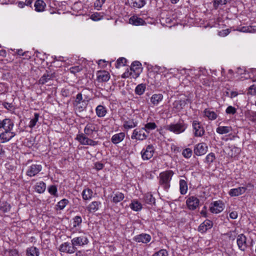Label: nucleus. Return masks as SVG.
I'll return each mask as SVG.
<instances>
[{
	"label": "nucleus",
	"mask_w": 256,
	"mask_h": 256,
	"mask_svg": "<svg viewBox=\"0 0 256 256\" xmlns=\"http://www.w3.org/2000/svg\"><path fill=\"white\" fill-rule=\"evenodd\" d=\"M174 174L172 170H168L160 172L158 177L160 186L166 192H168L170 187V181Z\"/></svg>",
	"instance_id": "1"
},
{
	"label": "nucleus",
	"mask_w": 256,
	"mask_h": 256,
	"mask_svg": "<svg viewBox=\"0 0 256 256\" xmlns=\"http://www.w3.org/2000/svg\"><path fill=\"white\" fill-rule=\"evenodd\" d=\"M186 128L187 124L182 120H180L176 124H171L166 127L167 130L176 134L184 132Z\"/></svg>",
	"instance_id": "2"
},
{
	"label": "nucleus",
	"mask_w": 256,
	"mask_h": 256,
	"mask_svg": "<svg viewBox=\"0 0 256 256\" xmlns=\"http://www.w3.org/2000/svg\"><path fill=\"white\" fill-rule=\"evenodd\" d=\"M148 136V132L145 130L144 128L134 129L131 136L132 140H143Z\"/></svg>",
	"instance_id": "3"
},
{
	"label": "nucleus",
	"mask_w": 256,
	"mask_h": 256,
	"mask_svg": "<svg viewBox=\"0 0 256 256\" xmlns=\"http://www.w3.org/2000/svg\"><path fill=\"white\" fill-rule=\"evenodd\" d=\"M83 133L77 134L76 139L82 145H88L90 146H94L98 144V142H96L92 140V138H88Z\"/></svg>",
	"instance_id": "4"
},
{
	"label": "nucleus",
	"mask_w": 256,
	"mask_h": 256,
	"mask_svg": "<svg viewBox=\"0 0 256 256\" xmlns=\"http://www.w3.org/2000/svg\"><path fill=\"white\" fill-rule=\"evenodd\" d=\"M98 132V125L92 122L87 124L84 128V134L86 136H89L90 138H94V133H96Z\"/></svg>",
	"instance_id": "5"
},
{
	"label": "nucleus",
	"mask_w": 256,
	"mask_h": 256,
	"mask_svg": "<svg viewBox=\"0 0 256 256\" xmlns=\"http://www.w3.org/2000/svg\"><path fill=\"white\" fill-rule=\"evenodd\" d=\"M224 204L222 200H219L210 203V210L213 214H217L222 212L224 210Z\"/></svg>",
	"instance_id": "6"
},
{
	"label": "nucleus",
	"mask_w": 256,
	"mask_h": 256,
	"mask_svg": "<svg viewBox=\"0 0 256 256\" xmlns=\"http://www.w3.org/2000/svg\"><path fill=\"white\" fill-rule=\"evenodd\" d=\"M155 149L152 144H148L146 148H143L141 152L142 158L143 160H148L151 158L154 152Z\"/></svg>",
	"instance_id": "7"
},
{
	"label": "nucleus",
	"mask_w": 256,
	"mask_h": 256,
	"mask_svg": "<svg viewBox=\"0 0 256 256\" xmlns=\"http://www.w3.org/2000/svg\"><path fill=\"white\" fill-rule=\"evenodd\" d=\"M72 245L76 246H84L88 244L89 242L85 234L80 235L78 236L73 238L72 240Z\"/></svg>",
	"instance_id": "8"
},
{
	"label": "nucleus",
	"mask_w": 256,
	"mask_h": 256,
	"mask_svg": "<svg viewBox=\"0 0 256 256\" xmlns=\"http://www.w3.org/2000/svg\"><path fill=\"white\" fill-rule=\"evenodd\" d=\"M42 170V166L40 164H32L28 168L26 175L30 177L34 176Z\"/></svg>",
	"instance_id": "9"
},
{
	"label": "nucleus",
	"mask_w": 256,
	"mask_h": 256,
	"mask_svg": "<svg viewBox=\"0 0 256 256\" xmlns=\"http://www.w3.org/2000/svg\"><path fill=\"white\" fill-rule=\"evenodd\" d=\"M208 150V147L206 143L201 142L196 144L194 146V154L198 156H203L206 154Z\"/></svg>",
	"instance_id": "10"
},
{
	"label": "nucleus",
	"mask_w": 256,
	"mask_h": 256,
	"mask_svg": "<svg viewBox=\"0 0 256 256\" xmlns=\"http://www.w3.org/2000/svg\"><path fill=\"white\" fill-rule=\"evenodd\" d=\"M130 70L132 72V78H136L142 72V64L138 61H134L132 64Z\"/></svg>",
	"instance_id": "11"
},
{
	"label": "nucleus",
	"mask_w": 256,
	"mask_h": 256,
	"mask_svg": "<svg viewBox=\"0 0 256 256\" xmlns=\"http://www.w3.org/2000/svg\"><path fill=\"white\" fill-rule=\"evenodd\" d=\"M192 126L195 136L201 137L204 134V130L200 123L197 120H194Z\"/></svg>",
	"instance_id": "12"
},
{
	"label": "nucleus",
	"mask_w": 256,
	"mask_h": 256,
	"mask_svg": "<svg viewBox=\"0 0 256 256\" xmlns=\"http://www.w3.org/2000/svg\"><path fill=\"white\" fill-rule=\"evenodd\" d=\"M186 204L188 209L193 210L198 206L200 200L194 196H190L186 200Z\"/></svg>",
	"instance_id": "13"
},
{
	"label": "nucleus",
	"mask_w": 256,
	"mask_h": 256,
	"mask_svg": "<svg viewBox=\"0 0 256 256\" xmlns=\"http://www.w3.org/2000/svg\"><path fill=\"white\" fill-rule=\"evenodd\" d=\"M246 240V237L242 234H238L236 238L237 245L242 251H245L248 246Z\"/></svg>",
	"instance_id": "14"
},
{
	"label": "nucleus",
	"mask_w": 256,
	"mask_h": 256,
	"mask_svg": "<svg viewBox=\"0 0 256 256\" xmlns=\"http://www.w3.org/2000/svg\"><path fill=\"white\" fill-rule=\"evenodd\" d=\"M76 250V248L74 246H71L68 242H66L61 244L59 247V250L62 252H66L69 254H74Z\"/></svg>",
	"instance_id": "15"
},
{
	"label": "nucleus",
	"mask_w": 256,
	"mask_h": 256,
	"mask_svg": "<svg viewBox=\"0 0 256 256\" xmlns=\"http://www.w3.org/2000/svg\"><path fill=\"white\" fill-rule=\"evenodd\" d=\"M152 239L151 236L147 234L142 233L141 234L136 236L133 240L137 242H142L143 244H147Z\"/></svg>",
	"instance_id": "16"
},
{
	"label": "nucleus",
	"mask_w": 256,
	"mask_h": 256,
	"mask_svg": "<svg viewBox=\"0 0 256 256\" xmlns=\"http://www.w3.org/2000/svg\"><path fill=\"white\" fill-rule=\"evenodd\" d=\"M16 136V134L11 131L4 130L0 134V142L4 143L9 141Z\"/></svg>",
	"instance_id": "17"
},
{
	"label": "nucleus",
	"mask_w": 256,
	"mask_h": 256,
	"mask_svg": "<svg viewBox=\"0 0 256 256\" xmlns=\"http://www.w3.org/2000/svg\"><path fill=\"white\" fill-rule=\"evenodd\" d=\"M213 226V222L210 220H206L202 223L198 228V232L204 233L210 229Z\"/></svg>",
	"instance_id": "18"
},
{
	"label": "nucleus",
	"mask_w": 256,
	"mask_h": 256,
	"mask_svg": "<svg viewBox=\"0 0 256 256\" xmlns=\"http://www.w3.org/2000/svg\"><path fill=\"white\" fill-rule=\"evenodd\" d=\"M188 100V99L175 100L172 104L173 108L176 112H180L182 109L184 108L186 104H187L186 102Z\"/></svg>",
	"instance_id": "19"
},
{
	"label": "nucleus",
	"mask_w": 256,
	"mask_h": 256,
	"mask_svg": "<svg viewBox=\"0 0 256 256\" xmlns=\"http://www.w3.org/2000/svg\"><path fill=\"white\" fill-rule=\"evenodd\" d=\"M246 190V188L244 186L232 188L229 191L228 194L230 196H238L244 194Z\"/></svg>",
	"instance_id": "20"
},
{
	"label": "nucleus",
	"mask_w": 256,
	"mask_h": 256,
	"mask_svg": "<svg viewBox=\"0 0 256 256\" xmlns=\"http://www.w3.org/2000/svg\"><path fill=\"white\" fill-rule=\"evenodd\" d=\"M129 23L136 26H142L146 23L142 18H138L136 16H133L129 19Z\"/></svg>",
	"instance_id": "21"
},
{
	"label": "nucleus",
	"mask_w": 256,
	"mask_h": 256,
	"mask_svg": "<svg viewBox=\"0 0 256 256\" xmlns=\"http://www.w3.org/2000/svg\"><path fill=\"white\" fill-rule=\"evenodd\" d=\"M97 78L100 82H106L109 80L110 75L108 72L100 71L98 72Z\"/></svg>",
	"instance_id": "22"
},
{
	"label": "nucleus",
	"mask_w": 256,
	"mask_h": 256,
	"mask_svg": "<svg viewBox=\"0 0 256 256\" xmlns=\"http://www.w3.org/2000/svg\"><path fill=\"white\" fill-rule=\"evenodd\" d=\"M125 136V134L123 132L115 134L112 136L111 141L114 144H116L124 140Z\"/></svg>",
	"instance_id": "23"
},
{
	"label": "nucleus",
	"mask_w": 256,
	"mask_h": 256,
	"mask_svg": "<svg viewBox=\"0 0 256 256\" xmlns=\"http://www.w3.org/2000/svg\"><path fill=\"white\" fill-rule=\"evenodd\" d=\"M163 95L161 94H154L150 98V102L154 106H157L162 101Z\"/></svg>",
	"instance_id": "24"
},
{
	"label": "nucleus",
	"mask_w": 256,
	"mask_h": 256,
	"mask_svg": "<svg viewBox=\"0 0 256 256\" xmlns=\"http://www.w3.org/2000/svg\"><path fill=\"white\" fill-rule=\"evenodd\" d=\"M100 204V202H92L88 206L87 210L90 212H94L98 210L99 206Z\"/></svg>",
	"instance_id": "25"
},
{
	"label": "nucleus",
	"mask_w": 256,
	"mask_h": 256,
	"mask_svg": "<svg viewBox=\"0 0 256 256\" xmlns=\"http://www.w3.org/2000/svg\"><path fill=\"white\" fill-rule=\"evenodd\" d=\"M96 112L98 117L102 118L106 116L107 113V110L106 108L104 106L98 105L96 108Z\"/></svg>",
	"instance_id": "26"
},
{
	"label": "nucleus",
	"mask_w": 256,
	"mask_h": 256,
	"mask_svg": "<svg viewBox=\"0 0 256 256\" xmlns=\"http://www.w3.org/2000/svg\"><path fill=\"white\" fill-rule=\"evenodd\" d=\"M52 74H50L48 72H46L40 78L38 83L39 84L43 85L48 82L50 80H52Z\"/></svg>",
	"instance_id": "27"
},
{
	"label": "nucleus",
	"mask_w": 256,
	"mask_h": 256,
	"mask_svg": "<svg viewBox=\"0 0 256 256\" xmlns=\"http://www.w3.org/2000/svg\"><path fill=\"white\" fill-rule=\"evenodd\" d=\"M137 124L138 122H134L132 119H130L124 121L123 126L125 130H129L136 127Z\"/></svg>",
	"instance_id": "28"
},
{
	"label": "nucleus",
	"mask_w": 256,
	"mask_h": 256,
	"mask_svg": "<svg viewBox=\"0 0 256 256\" xmlns=\"http://www.w3.org/2000/svg\"><path fill=\"white\" fill-rule=\"evenodd\" d=\"M46 6V4L43 0H36L34 3L35 10L38 12L44 11Z\"/></svg>",
	"instance_id": "29"
},
{
	"label": "nucleus",
	"mask_w": 256,
	"mask_h": 256,
	"mask_svg": "<svg viewBox=\"0 0 256 256\" xmlns=\"http://www.w3.org/2000/svg\"><path fill=\"white\" fill-rule=\"evenodd\" d=\"M14 124L13 121L10 118H5L4 120V130L11 131L14 127Z\"/></svg>",
	"instance_id": "30"
},
{
	"label": "nucleus",
	"mask_w": 256,
	"mask_h": 256,
	"mask_svg": "<svg viewBox=\"0 0 256 256\" xmlns=\"http://www.w3.org/2000/svg\"><path fill=\"white\" fill-rule=\"evenodd\" d=\"M130 207L132 210L134 211H140L142 209V204L136 200H134L132 201L131 204H130Z\"/></svg>",
	"instance_id": "31"
},
{
	"label": "nucleus",
	"mask_w": 256,
	"mask_h": 256,
	"mask_svg": "<svg viewBox=\"0 0 256 256\" xmlns=\"http://www.w3.org/2000/svg\"><path fill=\"white\" fill-rule=\"evenodd\" d=\"M231 126H219L216 129V132L220 134H228L232 131Z\"/></svg>",
	"instance_id": "32"
},
{
	"label": "nucleus",
	"mask_w": 256,
	"mask_h": 256,
	"mask_svg": "<svg viewBox=\"0 0 256 256\" xmlns=\"http://www.w3.org/2000/svg\"><path fill=\"white\" fill-rule=\"evenodd\" d=\"M93 192L92 190L89 188H86L83 190L82 192V198L84 200H90L92 197Z\"/></svg>",
	"instance_id": "33"
},
{
	"label": "nucleus",
	"mask_w": 256,
	"mask_h": 256,
	"mask_svg": "<svg viewBox=\"0 0 256 256\" xmlns=\"http://www.w3.org/2000/svg\"><path fill=\"white\" fill-rule=\"evenodd\" d=\"M204 112V116L207 117L208 120H216L218 117V115L214 112L210 111L208 108L205 109Z\"/></svg>",
	"instance_id": "34"
},
{
	"label": "nucleus",
	"mask_w": 256,
	"mask_h": 256,
	"mask_svg": "<svg viewBox=\"0 0 256 256\" xmlns=\"http://www.w3.org/2000/svg\"><path fill=\"white\" fill-rule=\"evenodd\" d=\"M46 188V184L43 182H40L36 184L35 185V190L36 191L39 193L42 194L44 192Z\"/></svg>",
	"instance_id": "35"
},
{
	"label": "nucleus",
	"mask_w": 256,
	"mask_h": 256,
	"mask_svg": "<svg viewBox=\"0 0 256 256\" xmlns=\"http://www.w3.org/2000/svg\"><path fill=\"white\" fill-rule=\"evenodd\" d=\"M180 191L182 195L185 194L188 192V184L184 180H180Z\"/></svg>",
	"instance_id": "36"
},
{
	"label": "nucleus",
	"mask_w": 256,
	"mask_h": 256,
	"mask_svg": "<svg viewBox=\"0 0 256 256\" xmlns=\"http://www.w3.org/2000/svg\"><path fill=\"white\" fill-rule=\"evenodd\" d=\"M39 250L36 247L32 246L26 250L27 256H38Z\"/></svg>",
	"instance_id": "37"
},
{
	"label": "nucleus",
	"mask_w": 256,
	"mask_h": 256,
	"mask_svg": "<svg viewBox=\"0 0 256 256\" xmlns=\"http://www.w3.org/2000/svg\"><path fill=\"white\" fill-rule=\"evenodd\" d=\"M144 202L149 204H154L156 202V199L153 196L152 194L150 193H147L145 194L144 196Z\"/></svg>",
	"instance_id": "38"
},
{
	"label": "nucleus",
	"mask_w": 256,
	"mask_h": 256,
	"mask_svg": "<svg viewBox=\"0 0 256 256\" xmlns=\"http://www.w3.org/2000/svg\"><path fill=\"white\" fill-rule=\"evenodd\" d=\"M124 194L122 192H117L112 197V202L114 203H118L124 200Z\"/></svg>",
	"instance_id": "39"
},
{
	"label": "nucleus",
	"mask_w": 256,
	"mask_h": 256,
	"mask_svg": "<svg viewBox=\"0 0 256 256\" xmlns=\"http://www.w3.org/2000/svg\"><path fill=\"white\" fill-rule=\"evenodd\" d=\"M75 112H81L84 110L86 108V104L85 101L81 103L73 105Z\"/></svg>",
	"instance_id": "40"
},
{
	"label": "nucleus",
	"mask_w": 256,
	"mask_h": 256,
	"mask_svg": "<svg viewBox=\"0 0 256 256\" xmlns=\"http://www.w3.org/2000/svg\"><path fill=\"white\" fill-rule=\"evenodd\" d=\"M145 4V0H132V6L134 8H141Z\"/></svg>",
	"instance_id": "41"
},
{
	"label": "nucleus",
	"mask_w": 256,
	"mask_h": 256,
	"mask_svg": "<svg viewBox=\"0 0 256 256\" xmlns=\"http://www.w3.org/2000/svg\"><path fill=\"white\" fill-rule=\"evenodd\" d=\"M68 203L69 201L66 198H64L62 200L56 204V210H63Z\"/></svg>",
	"instance_id": "42"
},
{
	"label": "nucleus",
	"mask_w": 256,
	"mask_h": 256,
	"mask_svg": "<svg viewBox=\"0 0 256 256\" xmlns=\"http://www.w3.org/2000/svg\"><path fill=\"white\" fill-rule=\"evenodd\" d=\"M146 90V86L144 84H138L135 89V92L136 94L142 95L144 94Z\"/></svg>",
	"instance_id": "43"
},
{
	"label": "nucleus",
	"mask_w": 256,
	"mask_h": 256,
	"mask_svg": "<svg viewBox=\"0 0 256 256\" xmlns=\"http://www.w3.org/2000/svg\"><path fill=\"white\" fill-rule=\"evenodd\" d=\"M215 160V154L213 152H210L206 156L204 160V162L208 164V165H210L212 163L214 162V161Z\"/></svg>",
	"instance_id": "44"
},
{
	"label": "nucleus",
	"mask_w": 256,
	"mask_h": 256,
	"mask_svg": "<svg viewBox=\"0 0 256 256\" xmlns=\"http://www.w3.org/2000/svg\"><path fill=\"white\" fill-rule=\"evenodd\" d=\"M156 127L157 126L154 122H150L146 123L144 125V128L146 131L149 133L150 130H154L155 128H156Z\"/></svg>",
	"instance_id": "45"
},
{
	"label": "nucleus",
	"mask_w": 256,
	"mask_h": 256,
	"mask_svg": "<svg viewBox=\"0 0 256 256\" xmlns=\"http://www.w3.org/2000/svg\"><path fill=\"white\" fill-rule=\"evenodd\" d=\"M40 118V114L38 113L34 114V118L30 120L29 126L30 128H34L36 124Z\"/></svg>",
	"instance_id": "46"
},
{
	"label": "nucleus",
	"mask_w": 256,
	"mask_h": 256,
	"mask_svg": "<svg viewBox=\"0 0 256 256\" xmlns=\"http://www.w3.org/2000/svg\"><path fill=\"white\" fill-rule=\"evenodd\" d=\"M230 0H214V6L216 9L219 6L226 4Z\"/></svg>",
	"instance_id": "47"
},
{
	"label": "nucleus",
	"mask_w": 256,
	"mask_h": 256,
	"mask_svg": "<svg viewBox=\"0 0 256 256\" xmlns=\"http://www.w3.org/2000/svg\"><path fill=\"white\" fill-rule=\"evenodd\" d=\"M11 206L8 203L5 202H3L0 206V210L3 212H7L10 210Z\"/></svg>",
	"instance_id": "48"
},
{
	"label": "nucleus",
	"mask_w": 256,
	"mask_h": 256,
	"mask_svg": "<svg viewBox=\"0 0 256 256\" xmlns=\"http://www.w3.org/2000/svg\"><path fill=\"white\" fill-rule=\"evenodd\" d=\"M48 192L54 196H58L57 188L55 185H51L48 188Z\"/></svg>",
	"instance_id": "49"
},
{
	"label": "nucleus",
	"mask_w": 256,
	"mask_h": 256,
	"mask_svg": "<svg viewBox=\"0 0 256 256\" xmlns=\"http://www.w3.org/2000/svg\"><path fill=\"white\" fill-rule=\"evenodd\" d=\"M127 60L124 58H120L116 61V67L118 68L121 66H124Z\"/></svg>",
	"instance_id": "50"
},
{
	"label": "nucleus",
	"mask_w": 256,
	"mask_h": 256,
	"mask_svg": "<svg viewBox=\"0 0 256 256\" xmlns=\"http://www.w3.org/2000/svg\"><path fill=\"white\" fill-rule=\"evenodd\" d=\"M192 154V150L190 148L184 149L182 152V154L185 158H190Z\"/></svg>",
	"instance_id": "51"
},
{
	"label": "nucleus",
	"mask_w": 256,
	"mask_h": 256,
	"mask_svg": "<svg viewBox=\"0 0 256 256\" xmlns=\"http://www.w3.org/2000/svg\"><path fill=\"white\" fill-rule=\"evenodd\" d=\"M168 252L165 249H161L155 252L152 256H168Z\"/></svg>",
	"instance_id": "52"
},
{
	"label": "nucleus",
	"mask_w": 256,
	"mask_h": 256,
	"mask_svg": "<svg viewBox=\"0 0 256 256\" xmlns=\"http://www.w3.org/2000/svg\"><path fill=\"white\" fill-rule=\"evenodd\" d=\"M74 220V228H76L79 226L82 222V219L80 216H76L73 218Z\"/></svg>",
	"instance_id": "53"
},
{
	"label": "nucleus",
	"mask_w": 256,
	"mask_h": 256,
	"mask_svg": "<svg viewBox=\"0 0 256 256\" xmlns=\"http://www.w3.org/2000/svg\"><path fill=\"white\" fill-rule=\"evenodd\" d=\"M82 98V93L78 94L76 96L75 100L73 102V105L84 102V100H83Z\"/></svg>",
	"instance_id": "54"
},
{
	"label": "nucleus",
	"mask_w": 256,
	"mask_h": 256,
	"mask_svg": "<svg viewBox=\"0 0 256 256\" xmlns=\"http://www.w3.org/2000/svg\"><path fill=\"white\" fill-rule=\"evenodd\" d=\"M82 70V67L80 66H74L71 67L70 68V72L72 74H76V73L80 72Z\"/></svg>",
	"instance_id": "55"
},
{
	"label": "nucleus",
	"mask_w": 256,
	"mask_h": 256,
	"mask_svg": "<svg viewBox=\"0 0 256 256\" xmlns=\"http://www.w3.org/2000/svg\"><path fill=\"white\" fill-rule=\"evenodd\" d=\"M226 112L228 114H234L236 112V110L232 106H228L226 110Z\"/></svg>",
	"instance_id": "56"
},
{
	"label": "nucleus",
	"mask_w": 256,
	"mask_h": 256,
	"mask_svg": "<svg viewBox=\"0 0 256 256\" xmlns=\"http://www.w3.org/2000/svg\"><path fill=\"white\" fill-rule=\"evenodd\" d=\"M2 105L4 106V107L6 108L8 110H12L14 109V105L12 103H8L6 102H4L2 103Z\"/></svg>",
	"instance_id": "57"
},
{
	"label": "nucleus",
	"mask_w": 256,
	"mask_h": 256,
	"mask_svg": "<svg viewBox=\"0 0 256 256\" xmlns=\"http://www.w3.org/2000/svg\"><path fill=\"white\" fill-rule=\"evenodd\" d=\"M62 95L64 97H68L70 95V92L68 88H64L61 90Z\"/></svg>",
	"instance_id": "58"
},
{
	"label": "nucleus",
	"mask_w": 256,
	"mask_h": 256,
	"mask_svg": "<svg viewBox=\"0 0 256 256\" xmlns=\"http://www.w3.org/2000/svg\"><path fill=\"white\" fill-rule=\"evenodd\" d=\"M250 120L252 122H256V112L252 111L250 112Z\"/></svg>",
	"instance_id": "59"
},
{
	"label": "nucleus",
	"mask_w": 256,
	"mask_h": 256,
	"mask_svg": "<svg viewBox=\"0 0 256 256\" xmlns=\"http://www.w3.org/2000/svg\"><path fill=\"white\" fill-rule=\"evenodd\" d=\"M250 29H251V28H249L248 26H242L241 28H238L236 30L241 32H250Z\"/></svg>",
	"instance_id": "60"
},
{
	"label": "nucleus",
	"mask_w": 256,
	"mask_h": 256,
	"mask_svg": "<svg viewBox=\"0 0 256 256\" xmlns=\"http://www.w3.org/2000/svg\"><path fill=\"white\" fill-rule=\"evenodd\" d=\"M132 72L130 70H128L126 71L122 75V78H128L130 76H131L132 78Z\"/></svg>",
	"instance_id": "61"
},
{
	"label": "nucleus",
	"mask_w": 256,
	"mask_h": 256,
	"mask_svg": "<svg viewBox=\"0 0 256 256\" xmlns=\"http://www.w3.org/2000/svg\"><path fill=\"white\" fill-rule=\"evenodd\" d=\"M106 0H96L94 2V6L96 8H101L105 2Z\"/></svg>",
	"instance_id": "62"
},
{
	"label": "nucleus",
	"mask_w": 256,
	"mask_h": 256,
	"mask_svg": "<svg viewBox=\"0 0 256 256\" xmlns=\"http://www.w3.org/2000/svg\"><path fill=\"white\" fill-rule=\"evenodd\" d=\"M104 166V164L101 162H96L94 164V168L97 170H101L103 168Z\"/></svg>",
	"instance_id": "63"
},
{
	"label": "nucleus",
	"mask_w": 256,
	"mask_h": 256,
	"mask_svg": "<svg viewBox=\"0 0 256 256\" xmlns=\"http://www.w3.org/2000/svg\"><path fill=\"white\" fill-rule=\"evenodd\" d=\"M230 32V31L229 29L223 30L219 32V35L222 36H227Z\"/></svg>",
	"instance_id": "64"
}]
</instances>
